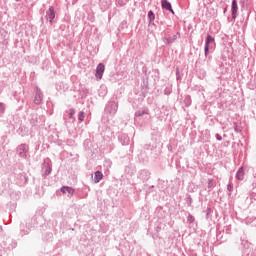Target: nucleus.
<instances>
[{
  "label": "nucleus",
  "mask_w": 256,
  "mask_h": 256,
  "mask_svg": "<svg viewBox=\"0 0 256 256\" xmlns=\"http://www.w3.org/2000/svg\"><path fill=\"white\" fill-rule=\"evenodd\" d=\"M20 231H21L22 235H29V228L25 229V224H23V223L20 225Z\"/></svg>",
  "instance_id": "18"
},
{
  "label": "nucleus",
  "mask_w": 256,
  "mask_h": 256,
  "mask_svg": "<svg viewBox=\"0 0 256 256\" xmlns=\"http://www.w3.org/2000/svg\"><path fill=\"white\" fill-rule=\"evenodd\" d=\"M118 109H119V104H117V102L115 101H111L106 105L105 111L106 113H109V115H115Z\"/></svg>",
  "instance_id": "3"
},
{
  "label": "nucleus",
  "mask_w": 256,
  "mask_h": 256,
  "mask_svg": "<svg viewBox=\"0 0 256 256\" xmlns=\"http://www.w3.org/2000/svg\"><path fill=\"white\" fill-rule=\"evenodd\" d=\"M227 190L229 191V193H233V183H229L228 185H227Z\"/></svg>",
  "instance_id": "28"
},
{
  "label": "nucleus",
  "mask_w": 256,
  "mask_h": 256,
  "mask_svg": "<svg viewBox=\"0 0 256 256\" xmlns=\"http://www.w3.org/2000/svg\"><path fill=\"white\" fill-rule=\"evenodd\" d=\"M103 73H105V64L99 63L96 67V78L103 79Z\"/></svg>",
  "instance_id": "7"
},
{
  "label": "nucleus",
  "mask_w": 256,
  "mask_h": 256,
  "mask_svg": "<svg viewBox=\"0 0 256 256\" xmlns=\"http://www.w3.org/2000/svg\"><path fill=\"white\" fill-rule=\"evenodd\" d=\"M75 117V108H71L69 111V119H74Z\"/></svg>",
  "instance_id": "26"
},
{
  "label": "nucleus",
  "mask_w": 256,
  "mask_h": 256,
  "mask_svg": "<svg viewBox=\"0 0 256 256\" xmlns=\"http://www.w3.org/2000/svg\"><path fill=\"white\" fill-rule=\"evenodd\" d=\"M118 140L121 143V145H129L130 143V139L129 136H127V134H123L121 136H118Z\"/></svg>",
  "instance_id": "11"
},
{
  "label": "nucleus",
  "mask_w": 256,
  "mask_h": 256,
  "mask_svg": "<svg viewBox=\"0 0 256 256\" xmlns=\"http://www.w3.org/2000/svg\"><path fill=\"white\" fill-rule=\"evenodd\" d=\"M215 137L217 141H223V137L221 136V134H216Z\"/></svg>",
  "instance_id": "30"
},
{
  "label": "nucleus",
  "mask_w": 256,
  "mask_h": 256,
  "mask_svg": "<svg viewBox=\"0 0 256 256\" xmlns=\"http://www.w3.org/2000/svg\"><path fill=\"white\" fill-rule=\"evenodd\" d=\"M234 131L235 133H241V131H243V128L237 125V123H234Z\"/></svg>",
  "instance_id": "23"
},
{
  "label": "nucleus",
  "mask_w": 256,
  "mask_h": 256,
  "mask_svg": "<svg viewBox=\"0 0 256 256\" xmlns=\"http://www.w3.org/2000/svg\"><path fill=\"white\" fill-rule=\"evenodd\" d=\"M51 171L52 169L49 163L44 162L41 168L42 177H48V175H51Z\"/></svg>",
  "instance_id": "6"
},
{
  "label": "nucleus",
  "mask_w": 256,
  "mask_h": 256,
  "mask_svg": "<svg viewBox=\"0 0 256 256\" xmlns=\"http://www.w3.org/2000/svg\"><path fill=\"white\" fill-rule=\"evenodd\" d=\"M15 1H19V0H15Z\"/></svg>",
  "instance_id": "38"
},
{
  "label": "nucleus",
  "mask_w": 256,
  "mask_h": 256,
  "mask_svg": "<svg viewBox=\"0 0 256 256\" xmlns=\"http://www.w3.org/2000/svg\"><path fill=\"white\" fill-rule=\"evenodd\" d=\"M143 115H149V110L144 109V110H138L135 112V117H143Z\"/></svg>",
  "instance_id": "16"
},
{
  "label": "nucleus",
  "mask_w": 256,
  "mask_h": 256,
  "mask_svg": "<svg viewBox=\"0 0 256 256\" xmlns=\"http://www.w3.org/2000/svg\"><path fill=\"white\" fill-rule=\"evenodd\" d=\"M191 103H192L191 97L189 95L185 96V98H184V105L186 107H191Z\"/></svg>",
  "instance_id": "17"
},
{
  "label": "nucleus",
  "mask_w": 256,
  "mask_h": 256,
  "mask_svg": "<svg viewBox=\"0 0 256 256\" xmlns=\"http://www.w3.org/2000/svg\"><path fill=\"white\" fill-rule=\"evenodd\" d=\"M118 5H123V1L119 0Z\"/></svg>",
  "instance_id": "33"
},
{
  "label": "nucleus",
  "mask_w": 256,
  "mask_h": 256,
  "mask_svg": "<svg viewBox=\"0 0 256 256\" xmlns=\"http://www.w3.org/2000/svg\"><path fill=\"white\" fill-rule=\"evenodd\" d=\"M61 193H68V197H73L75 195V189L69 186H62L60 189Z\"/></svg>",
  "instance_id": "9"
},
{
  "label": "nucleus",
  "mask_w": 256,
  "mask_h": 256,
  "mask_svg": "<svg viewBox=\"0 0 256 256\" xmlns=\"http://www.w3.org/2000/svg\"><path fill=\"white\" fill-rule=\"evenodd\" d=\"M78 120L80 121V123H83V121H85V112L81 111L79 113Z\"/></svg>",
  "instance_id": "22"
},
{
  "label": "nucleus",
  "mask_w": 256,
  "mask_h": 256,
  "mask_svg": "<svg viewBox=\"0 0 256 256\" xmlns=\"http://www.w3.org/2000/svg\"><path fill=\"white\" fill-rule=\"evenodd\" d=\"M160 229H161V227H159V226L156 227V231H157V232H159Z\"/></svg>",
  "instance_id": "34"
},
{
  "label": "nucleus",
  "mask_w": 256,
  "mask_h": 256,
  "mask_svg": "<svg viewBox=\"0 0 256 256\" xmlns=\"http://www.w3.org/2000/svg\"><path fill=\"white\" fill-rule=\"evenodd\" d=\"M236 179H238V181H243V179H245V170L243 167H240L236 172Z\"/></svg>",
  "instance_id": "12"
},
{
  "label": "nucleus",
  "mask_w": 256,
  "mask_h": 256,
  "mask_svg": "<svg viewBox=\"0 0 256 256\" xmlns=\"http://www.w3.org/2000/svg\"><path fill=\"white\" fill-rule=\"evenodd\" d=\"M1 231H3V227L2 226H0V233H1Z\"/></svg>",
  "instance_id": "37"
},
{
  "label": "nucleus",
  "mask_w": 256,
  "mask_h": 256,
  "mask_svg": "<svg viewBox=\"0 0 256 256\" xmlns=\"http://www.w3.org/2000/svg\"><path fill=\"white\" fill-rule=\"evenodd\" d=\"M162 9H166V11H173V6L171 5V2L168 0H162L161 1Z\"/></svg>",
  "instance_id": "13"
},
{
  "label": "nucleus",
  "mask_w": 256,
  "mask_h": 256,
  "mask_svg": "<svg viewBox=\"0 0 256 256\" xmlns=\"http://www.w3.org/2000/svg\"><path fill=\"white\" fill-rule=\"evenodd\" d=\"M223 13H227V7L224 8Z\"/></svg>",
  "instance_id": "35"
},
{
  "label": "nucleus",
  "mask_w": 256,
  "mask_h": 256,
  "mask_svg": "<svg viewBox=\"0 0 256 256\" xmlns=\"http://www.w3.org/2000/svg\"><path fill=\"white\" fill-rule=\"evenodd\" d=\"M153 21H155V12H153V10H150L148 12V23H149V25H155V23Z\"/></svg>",
  "instance_id": "14"
},
{
  "label": "nucleus",
  "mask_w": 256,
  "mask_h": 256,
  "mask_svg": "<svg viewBox=\"0 0 256 256\" xmlns=\"http://www.w3.org/2000/svg\"><path fill=\"white\" fill-rule=\"evenodd\" d=\"M186 203H187L188 207H191V205H193V198L191 197V195L187 196Z\"/></svg>",
  "instance_id": "25"
},
{
  "label": "nucleus",
  "mask_w": 256,
  "mask_h": 256,
  "mask_svg": "<svg viewBox=\"0 0 256 256\" xmlns=\"http://www.w3.org/2000/svg\"><path fill=\"white\" fill-rule=\"evenodd\" d=\"M171 93H173V88L171 86H167L164 89V95H171Z\"/></svg>",
  "instance_id": "19"
},
{
  "label": "nucleus",
  "mask_w": 256,
  "mask_h": 256,
  "mask_svg": "<svg viewBox=\"0 0 256 256\" xmlns=\"http://www.w3.org/2000/svg\"><path fill=\"white\" fill-rule=\"evenodd\" d=\"M45 18L49 21L50 25L53 24V19H55V8L50 6L49 9L46 11Z\"/></svg>",
  "instance_id": "5"
},
{
  "label": "nucleus",
  "mask_w": 256,
  "mask_h": 256,
  "mask_svg": "<svg viewBox=\"0 0 256 256\" xmlns=\"http://www.w3.org/2000/svg\"><path fill=\"white\" fill-rule=\"evenodd\" d=\"M35 105H41L43 103V92L41 90H37L34 97Z\"/></svg>",
  "instance_id": "8"
},
{
  "label": "nucleus",
  "mask_w": 256,
  "mask_h": 256,
  "mask_svg": "<svg viewBox=\"0 0 256 256\" xmlns=\"http://www.w3.org/2000/svg\"><path fill=\"white\" fill-rule=\"evenodd\" d=\"M231 13H232V19L235 21L239 15V5L237 4V0H232L231 4Z\"/></svg>",
  "instance_id": "4"
},
{
  "label": "nucleus",
  "mask_w": 256,
  "mask_h": 256,
  "mask_svg": "<svg viewBox=\"0 0 256 256\" xmlns=\"http://www.w3.org/2000/svg\"><path fill=\"white\" fill-rule=\"evenodd\" d=\"M175 41H177V35L167 38L168 45H171V43H175Z\"/></svg>",
  "instance_id": "21"
},
{
  "label": "nucleus",
  "mask_w": 256,
  "mask_h": 256,
  "mask_svg": "<svg viewBox=\"0 0 256 256\" xmlns=\"http://www.w3.org/2000/svg\"><path fill=\"white\" fill-rule=\"evenodd\" d=\"M101 179H103V172L98 170L94 174V183H99Z\"/></svg>",
  "instance_id": "15"
},
{
  "label": "nucleus",
  "mask_w": 256,
  "mask_h": 256,
  "mask_svg": "<svg viewBox=\"0 0 256 256\" xmlns=\"http://www.w3.org/2000/svg\"><path fill=\"white\" fill-rule=\"evenodd\" d=\"M215 51V38L211 34H207L205 46H204V55L209 57V53Z\"/></svg>",
  "instance_id": "1"
},
{
  "label": "nucleus",
  "mask_w": 256,
  "mask_h": 256,
  "mask_svg": "<svg viewBox=\"0 0 256 256\" xmlns=\"http://www.w3.org/2000/svg\"><path fill=\"white\" fill-rule=\"evenodd\" d=\"M213 213V210L211 208L206 209V219H209V216Z\"/></svg>",
  "instance_id": "27"
},
{
  "label": "nucleus",
  "mask_w": 256,
  "mask_h": 256,
  "mask_svg": "<svg viewBox=\"0 0 256 256\" xmlns=\"http://www.w3.org/2000/svg\"><path fill=\"white\" fill-rule=\"evenodd\" d=\"M0 113H5V106L0 102Z\"/></svg>",
  "instance_id": "29"
},
{
  "label": "nucleus",
  "mask_w": 256,
  "mask_h": 256,
  "mask_svg": "<svg viewBox=\"0 0 256 256\" xmlns=\"http://www.w3.org/2000/svg\"><path fill=\"white\" fill-rule=\"evenodd\" d=\"M143 173H144L145 175H147V171L141 170V171H140V175H143Z\"/></svg>",
  "instance_id": "32"
},
{
  "label": "nucleus",
  "mask_w": 256,
  "mask_h": 256,
  "mask_svg": "<svg viewBox=\"0 0 256 256\" xmlns=\"http://www.w3.org/2000/svg\"><path fill=\"white\" fill-rule=\"evenodd\" d=\"M17 155L22 159H27V153H29V145L27 144H20L17 149Z\"/></svg>",
  "instance_id": "2"
},
{
  "label": "nucleus",
  "mask_w": 256,
  "mask_h": 256,
  "mask_svg": "<svg viewBox=\"0 0 256 256\" xmlns=\"http://www.w3.org/2000/svg\"><path fill=\"white\" fill-rule=\"evenodd\" d=\"M187 223H189L190 225L191 223H195V216L191 215V213L188 214Z\"/></svg>",
  "instance_id": "20"
},
{
  "label": "nucleus",
  "mask_w": 256,
  "mask_h": 256,
  "mask_svg": "<svg viewBox=\"0 0 256 256\" xmlns=\"http://www.w3.org/2000/svg\"><path fill=\"white\" fill-rule=\"evenodd\" d=\"M215 187V182H213V179H208V189L211 191Z\"/></svg>",
  "instance_id": "24"
},
{
  "label": "nucleus",
  "mask_w": 256,
  "mask_h": 256,
  "mask_svg": "<svg viewBox=\"0 0 256 256\" xmlns=\"http://www.w3.org/2000/svg\"><path fill=\"white\" fill-rule=\"evenodd\" d=\"M176 76H177V79H179V68H176Z\"/></svg>",
  "instance_id": "31"
},
{
  "label": "nucleus",
  "mask_w": 256,
  "mask_h": 256,
  "mask_svg": "<svg viewBox=\"0 0 256 256\" xmlns=\"http://www.w3.org/2000/svg\"><path fill=\"white\" fill-rule=\"evenodd\" d=\"M170 13H172V15H175V11L172 9V11H170Z\"/></svg>",
  "instance_id": "36"
},
{
  "label": "nucleus",
  "mask_w": 256,
  "mask_h": 256,
  "mask_svg": "<svg viewBox=\"0 0 256 256\" xmlns=\"http://www.w3.org/2000/svg\"><path fill=\"white\" fill-rule=\"evenodd\" d=\"M241 246H242V253L249 255V241L247 240H241Z\"/></svg>",
  "instance_id": "10"
}]
</instances>
